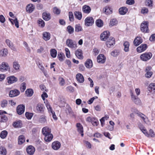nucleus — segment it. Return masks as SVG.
<instances>
[{"label": "nucleus", "instance_id": "1", "mask_svg": "<svg viewBox=\"0 0 155 155\" xmlns=\"http://www.w3.org/2000/svg\"><path fill=\"white\" fill-rule=\"evenodd\" d=\"M66 43L69 47L74 50L76 49L77 47L76 42L71 39H67Z\"/></svg>", "mask_w": 155, "mask_h": 155}, {"label": "nucleus", "instance_id": "2", "mask_svg": "<svg viewBox=\"0 0 155 155\" xmlns=\"http://www.w3.org/2000/svg\"><path fill=\"white\" fill-rule=\"evenodd\" d=\"M152 56L151 52H145L141 54L140 57V59L143 61H146L150 59Z\"/></svg>", "mask_w": 155, "mask_h": 155}, {"label": "nucleus", "instance_id": "3", "mask_svg": "<svg viewBox=\"0 0 155 155\" xmlns=\"http://www.w3.org/2000/svg\"><path fill=\"white\" fill-rule=\"evenodd\" d=\"M10 68L8 63L3 62L1 63L0 65V70L2 72H5L9 71Z\"/></svg>", "mask_w": 155, "mask_h": 155}, {"label": "nucleus", "instance_id": "4", "mask_svg": "<svg viewBox=\"0 0 155 155\" xmlns=\"http://www.w3.org/2000/svg\"><path fill=\"white\" fill-rule=\"evenodd\" d=\"M44 103L45 104L46 106L47 107L49 112L50 113H51L52 115V117L55 120H57V117L56 116L54 112L52 110V107L49 103H48L47 101H45Z\"/></svg>", "mask_w": 155, "mask_h": 155}, {"label": "nucleus", "instance_id": "5", "mask_svg": "<svg viewBox=\"0 0 155 155\" xmlns=\"http://www.w3.org/2000/svg\"><path fill=\"white\" fill-rule=\"evenodd\" d=\"M148 22L147 21H144L140 25L141 31L144 33L148 32Z\"/></svg>", "mask_w": 155, "mask_h": 155}, {"label": "nucleus", "instance_id": "6", "mask_svg": "<svg viewBox=\"0 0 155 155\" xmlns=\"http://www.w3.org/2000/svg\"><path fill=\"white\" fill-rule=\"evenodd\" d=\"M115 44V39L112 37H110L106 43V45L109 48L113 47Z\"/></svg>", "mask_w": 155, "mask_h": 155}, {"label": "nucleus", "instance_id": "7", "mask_svg": "<svg viewBox=\"0 0 155 155\" xmlns=\"http://www.w3.org/2000/svg\"><path fill=\"white\" fill-rule=\"evenodd\" d=\"M131 99L132 101L136 104L140 105L141 104V102L140 99L134 95L132 92H130Z\"/></svg>", "mask_w": 155, "mask_h": 155}, {"label": "nucleus", "instance_id": "8", "mask_svg": "<svg viewBox=\"0 0 155 155\" xmlns=\"http://www.w3.org/2000/svg\"><path fill=\"white\" fill-rule=\"evenodd\" d=\"M110 36V33L108 31H104L100 35V39L101 41H105L108 39Z\"/></svg>", "mask_w": 155, "mask_h": 155}, {"label": "nucleus", "instance_id": "9", "mask_svg": "<svg viewBox=\"0 0 155 155\" xmlns=\"http://www.w3.org/2000/svg\"><path fill=\"white\" fill-rule=\"evenodd\" d=\"M94 20L92 17H87L85 20V25L87 26H91L94 23Z\"/></svg>", "mask_w": 155, "mask_h": 155}, {"label": "nucleus", "instance_id": "10", "mask_svg": "<svg viewBox=\"0 0 155 155\" xmlns=\"http://www.w3.org/2000/svg\"><path fill=\"white\" fill-rule=\"evenodd\" d=\"M5 43L13 51H16L17 50L14 46L13 43L9 39H6L5 40Z\"/></svg>", "mask_w": 155, "mask_h": 155}, {"label": "nucleus", "instance_id": "11", "mask_svg": "<svg viewBox=\"0 0 155 155\" xmlns=\"http://www.w3.org/2000/svg\"><path fill=\"white\" fill-rule=\"evenodd\" d=\"M106 59V57L104 54H100L97 57V61L99 63H104Z\"/></svg>", "mask_w": 155, "mask_h": 155}, {"label": "nucleus", "instance_id": "12", "mask_svg": "<svg viewBox=\"0 0 155 155\" xmlns=\"http://www.w3.org/2000/svg\"><path fill=\"white\" fill-rule=\"evenodd\" d=\"M25 107L23 105H19L17 107V113L19 115H21L24 113L25 111Z\"/></svg>", "mask_w": 155, "mask_h": 155}, {"label": "nucleus", "instance_id": "13", "mask_svg": "<svg viewBox=\"0 0 155 155\" xmlns=\"http://www.w3.org/2000/svg\"><path fill=\"white\" fill-rule=\"evenodd\" d=\"M61 146V144L58 141H55L52 144V147L53 149L57 150L59 149Z\"/></svg>", "mask_w": 155, "mask_h": 155}, {"label": "nucleus", "instance_id": "14", "mask_svg": "<svg viewBox=\"0 0 155 155\" xmlns=\"http://www.w3.org/2000/svg\"><path fill=\"white\" fill-rule=\"evenodd\" d=\"M20 92L18 90L14 89L10 91L9 95L10 97H14L18 96Z\"/></svg>", "mask_w": 155, "mask_h": 155}, {"label": "nucleus", "instance_id": "15", "mask_svg": "<svg viewBox=\"0 0 155 155\" xmlns=\"http://www.w3.org/2000/svg\"><path fill=\"white\" fill-rule=\"evenodd\" d=\"M7 79L8 81V82L10 84L16 82L18 80L17 78L14 76H10L8 77Z\"/></svg>", "mask_w": 155, "mask_h": 155}, {"label": "nucleus", "instance_id": "16", "mask_svg": "<svg viewBox=\"0 0 155 155\" xmlns=\"http://www.w3.org/2000/svg\"><path fill=\"white\" fill-rule=\"evenodd\" d=\"M143 40L140 37L137 36L134 40V45L137 46L142 42Z\"/></svg>", "mask_w": 155, "mask_h": 155}, {"label": "nucleus", "instance_id": "17", "mask_svg": "<svg viewBox=\"0 0 155 155\" xmlns=\"http://www.w3.org/2000/svg\"><path fill=\"white\" fill-rule=\"evenodd\" d=\"M26 150L27 153L31 155H32L34 154L35 149L34 147L32 146H29L26 149Z\"/></svg>", "mask_w": 155, "mask_h": 155}, {"label": "nucleus", "instance_id": "18", "mask_svg": "<svg viewBox=\"0 0 155 155\" xmlns=\"http://www.w3.org/2000/svg\"><path fill=\"white\" fill-rule=\"evenodd\" d=\"M13 68L17 71H19L20 70V66L17 61H14L12 64Z\"/></svg>", "mask_w": 155, "mask_h": 155}, {"label": "nucleus", "instance_id": "19", "mask_svg": "<svg viewBox=\"0 0 155 155\" xmlns=\"http://www.w3.org/2000/svg\"><path fill=\"white\" fill-rule=\"evenodd\" d=\"M76 127L78 131L81 134V136L84 135L83 128L82 125L80 123H78L76 124Z\"/></svg>", "mask_w": 155, "mask_h": 155}, {"label": "nucleus", "instance_id": "20", "mask_svg": "<svg viewBox=\"0 0 155 155\" xmlns=\"http://www.w3.org/2000/svg\"><path fill=\"white\" fill-rule=\"evenodd\" d=\"M76 79L78 82L82 83L84 81V78L82 74L78 73L76 75Z\"/></svg>", "mask_w": 155, "mask_h": 155}, {"label": "nucleus", "instance_id": "21", "mask_svg": "<svg viewBox=\"0 0 155 155\" xmlns=\"http://www.w3.org/2000/svg\"><path fill=\"white\" fill-rule=\"evenodd\" d=\"M34 5L32 4L27 5L26 8L27 12L29 13L32 12L34 10Z\"/></svg>", "mask_w": 155, "mask_h": 155}, {"label": "nucleus", "instance_id": "22", "mask_svg": "<svg viewBox=\"0 0 155 155\" xmlns=\"http://www.w3.org/2000/svg\"><path fill=\"white\" fill-rule=\"evenodd\" d=\"M147 48L146 44H142L137 48V51L139 53H141L145 51Z\"/></svg>", "mask_w": 155, "mask_h": 155}, {"label": "nucleus", "instance_id": "23", "mask_svg": "<svg viewBox=\"0 0 155 155\" xmlns=\"http://www.w3.org/2000/svg\"><path fill=\"white\" fill-rule=\"evenodd\" d=\"M43 19L46 21L50 20L51 18V16L50 13L47 12H45L42 14Z\"/></svg>", "mask_w": 155, "mask_h": 155}, {"label": "nucleus", "instance_id": "24", "mask_svg": "<svg viewBox=\"0 0 155 155\" xmlns=\"http://www.w3.org/2000/svg\"><path fill=\"white\" fill-rule=\"evenodd\" d=\"M148 91L153 94H155V84L152 83L150 84L148 87Z\"/></svg>", "mask_w": 155, "mask_h": 155}, {"label": "nucleus", "instance_id": "25", "mask_svg": "<svg viewBox=\"0 0 155 155\" xmlns=\"http://www.w3.org/2000/svg\"><path fill=\"white\" fill-rule=\"evenodd\" d=\"M42 132L44 135L48 134L51 133V129L47 127H45L43 128Z\"/></svg>", "mask_w": 155, "mask_h": 155}, {"label": "nucleus", "instance_id": "26", "mask_svg": "<svg viewBox=\"0 0 155 155\" xmlns=\"http://www.w3.org/2000/svg\"><path fill=\"white\" fill-rule=\"evenodd\" d=\"M119 13L121 15H125L128 11V9L126 7L120 8L119 10Z\"/></svg>", "mask_w": 155, "mask_h": 155}, {"label": "nucleus", "instance_id": "27", "mask_svg": "<svg viewBox=\"0 0 155 155\" xmlns=\"http://www.w3.org/2000/svg\"><path fill=\"white\" fill-rule=\"evenodd\" d=\"M45 136V140L46 142H49L53 138L52 134L50 133Z\"/></svg>", "mask_w": 155, "mask_h": 155}, {"label": "nucleus", "instance_id": "28", "mask_svg": "<svg viewBox=\"0 0 155 155\" xmlns=\"http://www.w3.org/2000/svg\"><path fill=\"white\" fill-rule=\"evenodd\" d=\"M75 55L79 59H82L83 58L82 51L80 49H78L76 51Z\"/></svg>", "mask_w": 155, "mask_h": 155}, {"label": "nucleus", "instance_id": "29", "mask_svg": "<svg viewBox=\"0 0 155 155\" xmlns=\"http://www.w3.org/2000/svg\"><path fill=\"white\" fill-rule=\"evenodd\" d=\"M50 38V34L47 32H44L43 33V38L45 41H48Z\"/></svg>", "mask_w": 155, "mask_h": 155}, {"label": "nucleus", "instance_id": "30", "mask_svg": "<svg viewBox=\"0 0 155 155\" xmlns=\"http://www.w3.org/2000/svg\"><path fill=\"white\" fill-rule=\"evenodd\" d=\"M83 11L85 13H89L91 11L90 7L87 5H84L82 8Z\"/></svg>", "mask_w": 155, "mask_h": 155}, {"label": "nucleus", "instance_id": "31", "mask_svg": "<svg viewBox=\"0 0 155 155\" xmlns=\"http://www.w3.org/2000/svg\"><path fill=\"white\" fill-rule=\"evenodd\" d=\"M85 65L87 68H91L93 66V63L91 60L88 59L85 62Z\"/></svg>", "mask_w": 155, "mask_h": 155}, {"label": "nucleus", "instance_id": "32", "mask_svg": "<svg viewBox=\"0 0 155 155\" xmlns=\"http://www.w3.org/2000/svg\"><path fill=\"white\" fill-rule=\"evenodd\" d=\"M44 105L38 103L36 106V109L39 112H42L44 111Z\"/></svg>", "mask_w": 155, "mask_h": 155}, {"label": "nucleus", "instance_id": "33", "mask_svg": "<svg viewBox=\"0 0 155 155\" xmlns=\"http://www.w3.org/2000/svg\"><path fill=\"white\" fill-rule=\"evenodd\" d=\"M124 46V50L125 52H127L129 51V47L130 44L128 41H126L124 42L123 44Z\"/></svg>", "mask_w": 155, "mask_h": 155}, {"label": "nucleus", "instance_id": "34", "mask_svg": "<svg viewBox=\"0 0 155 155\" xmlns=\"http://www.w3.org/2000/svg\"><path fill=\"white\" fill-rule=\"evenodd\" d=\"M75 17L79 20H80L82 18V14L81 12L76 11L74 12Z\"/></svg>", "mask_w": 155, "mask_h": 155}, {"label": "nucleus", "instance_id": "35", "mask_svg": "<svg viewBox=\"0 0 155 155\" xmlns=\"http://www.w3.org/2000/svg\"><path fill=\"white\" fill-rule=\"evenodd\" d=\"M135 110L136 111H135V112L139 116H140L141 118L145 122V119L146 118V117L143 114L139 112L137 110L135 109Z\"/></svg>", "mask_w": 155, "mask_h": 155}, {"label": "nucleus", "instance_id": "36", "mask_svg": "<svg viewBox=\"0 0 155 155\" xmlns=\"http://www.w3.org/2000/svg\"><path fill=\"white\" fill-rule=\"evenodd\" d=\"M103 11L106 14H110L112 13L111 8L108 6H106L103 9Z\"/></svg>", "mask_w": 155, "mask_h": 155}, {"label": "nucleus", "instance_id": "37", "mask_svg": "<svg viewBox=\"0 0 155 155\" xmlns=\"http://www.w3.org/2000/svg\"><path fill=\"white\" fill-rule=\"evenodd\" d=\"M36 64H37V65L38 66V68H39V69L41 70L43 72H44V70L45 68L42 66L41 61L40 60H38L36 61Z\"/></svg>", "mask_w": 155, "mask_h": 155}, {"label": "nucleus", "instance_id": "38", "mask_svg": "<svg viewBox=\"0 0 155 155\" xmlns=\"http://www.w3.org/2000/svg\"><path fill=\"white\" fill-rule=\"evenodd\" d=\"M25 141V137L23 135H21L18 137V143L19 144H21Z\"/></svg>", "mask_w": 155, "mask_h": 155}, {"label": "nucleus", "instance_id": "39", "mask_svg": "<svg viewBox=\"0 0 155 155\" xmlns=\"http://www.w3.org/2000/svg\"><path fill=\"white\" fill-rule=\"evenodd\" d=\"M8 133L5 130L2 131L0 134V137L2 139H5L7 136Z\"/></svg>", "mask_w": 155, "mask_h": 155}, {"label": "nucleus", "instance_id": "40", "mask_svg": "<svg viewBox=\"0 0 155 155\" xmlns=\"http://www.w3.org/2000/svg\"><path fill=\"white\" fill-rule=\"evenodd\" d=\"M25 93L27 96L30 97L33 95V91L31 89H28L26 91Z\"/></svg>", "mask_w": 155, "mask_h": 155}, {"label": "nucleus", "instance_id": "41", "mask_svg": "<svg viewBox=\"0 0 155 155\" xmlns=\"http://www.w3.org/2000/svg\"><path fill=\"white\" fill-rule=\"evenodd\" d=\"M8 120V118L5 115H2L0 116V122H6Z\"/></svg>", "mask_w": 155, "mask_h": 155}, {"label": "nucleus", "instance_id": "42", "mask_svg": "<svg viewBox=\"0 0 155 155\" xmlns=\"http://www.w3.org/2000/svg\"><path fill=\"white\" fill-rule=\"evenodd\" d=\"M96 25L99 27H102L103 25V22L101 19L97 20L96 21Z\"/></svg>", "mask_w": 155, "mask_h": 155}, {"label": "nucleus", "instance_id": "43", "mask_svg": "<svg viewBox=\"0 0 155 155\" xmlns=\"http://www.w3.org/2000/svg\"><path fill=\"white\" fill-rule=\"evenodd\" d=\"M8 54V51L7 49L4 48L0 51V54L3 56H6Z\"/></svg>", "mask_w": 155, "mask_h": 155}, {"label": "nucleus", "instance_id": "44", "mask_svg": "<svg viewBox=\"0 0 155 155\" xmlns=\"http://www.w3.org/2000/svg\"><path fill=\"white\" fill-rule=\"evenodd\" d=\"M13 125L15 127H21L22 124L21 121H18L14 122L13 124Z\"/></svg>", "mask_w": 155, "mask_h": 155}, {"label": "nucleus", "instance_id": "45", "mask_svg": "<svg viewBox=\"0 0 155 155\" xmlns=\"http://www.w3.org/2000/svg\"><path fill=\"white\" fill-rule=\"evenodd\" d=\"M145 4L149 7H152L153 5V0H146Z\"/></svg>", "mask_w": 155, "mask_h": 155}, {"label": "nucleus", "instance_id": "46", "mask_svg": "<svg viewBox=\"0 0 155 155\" xmlns=\"http://www.w3.org/2000/svg\"><path fill=\"white\" fill-rule=\"evenodd\" d=\"M7 151L6 149L3 147H0V155H6Z\"/></svg>", "mask_w": 155, "mask_h": 155}, {"label": "nucleus", "instance_id": "47", "mask_svg": "<svg viewBox=\"0 0 155 155\" xmlns=\"http://www.w3.org/2000/svg\"><path fill=\"white\" fill-rule=\"evenodd\" d=\"M50 54L52 57L54 58L56 56L57 51L55 49H51L50 51Z\"/></svg>", "mask_w": 155, "mask_h": 155}, {"label": "nucleus", "instance_id": "48", "mask_svg": "<svg viewBox=\"0 0 155 155\" xmlns=\"http://www.w3.org/2000/svg\"><path fill=\"white\" fill-rule=\"evenodd\" d=\"M91 122L94 126H97L98 124V121L97 120L95 117H93Z\"/></svg>", "mask_w": 155, "mask_h": 155}, {"label": "nucleus", "instance_id": "49", "mask_svg": "<svg viewBox=\"0 0 155 155\" xmlns=\"http://www.w3.org/2000/svg\"><path fill=\"white\" fill-rule=\"evenodd\" d=\"M118 21L116 19H113L110 20V25L112 26L117 24Z\"/></svg>", "mask_w": 155, "mask_h": 155}, {"label": "nucleus", "instance_id": "50", "mask_svg": "<svg viewBox=\"0 0 155 155\" xmlns=\"http://www.w3.org/2000/svg\"><path fill=\"white\" fill-rule=\"evenodd\" d=\"M54 13L57 15H59L61 12V10L56 7H54L53 10Z\"/></svg>", "mask_w": 155, "mask_h": 155}, {"label": "nucleus", "instance_id": "51", "mask_svg": "<svg viewBox=\"0 0 155 155\" xmlns=\"http://www.w3.org/2000/svg\"><path fill=\"white\" fill-rule=\"evenodd\" d=\"M75 31L76 32L81 31L82 30V27L79 24H78L75 25Z\"/></svg>", "mask_w": 155, "mask_h": 155}, {"label": "nucleus", "instance_id": "52", "mask_svg": "<svg viewBox=\"0 0 155 155\" xmlns=\"http://www.w3.org/2000/svg\"><path fill=\"white\" fill-rule=\"evenodd\" d=\"M46 121L45 117L44 115L41 116L39 119V121L40 123H44Z\"/></svg>", "mask_w": 155, "mask_h": 155}, {"label": "nucleus", "instance_id": "53", "mask_svg": "<svg viewBox=\"0 0 155 155\" xmlns=\"http://www.w3.org/2000/svg\"><path fill=\"white\" fill-rule=\"evenodd\" d=\"M119 50H115L111 52V55L113 57H116L119 55Z\"/></svg>", "mask_w": 155, "mask_h": 155}, {"label": "nucleus", "instance_id": "54", "mask_svg": "<svg viewBox=\"0 0 155 155\" xmlns=\"http://www.w3.org/2000/svg\"><path fill=\"white\" fill-rule=\"evenodd\" d=\"M67 31L70 34H71L74 31V28L70 25L68 26L67 27Z\"/></svg>", "mask_w": 155, "mask_h": 155}, {"label": "nucleus", "instance_id": "55", "mask_svg": "<svg viewBox=\"0 0 155 155\" xmlns=\"http://www.w3.org/2000/svg\"><path fill=\"white\" fill-rule=\"evenodd\" d=\"M33 114L31 113L26 112L25 114V115L27 118L28 120L31 119L32 117Z\"/></svg>", "mask_w": 155, "mask_h": 155}, {"label": "nucleus", "instance_id": "56", "mask_svg": "<svg viewBox=\"0 0 155 155\" xmlns=\"http://www.w3.org/2000/svg\"><path fill=\"white\" fill-rule=\"evenodd\" d=\"M20 90L21 92H23L26 88L25 83L23 82L21 83L20 86Z\"/></svg>", "mask_w": 155, "mask_h": 155}, {"label": "nucleus", "instance_id": "57", "mask_svg": "<svg viewBox=\"0 0 155 155\" xmlns=\"http://www.w3.org/2000/svg\"><path fill=\"white\" fill-rule=\"evenodd\" d=\"M148 10L147 8L145 7L143 8L141 11V12L142 14L144 15L148 13Z\"/></svg>", "mask_w": 155, "mask_h": 155}, {"label": "nucleus", "instance_id": "58", "mask_svg": "<svg viewBox=\"0 0 155 155\" xmlns=\"http://www.w3.org/2000/svg\"><path fill=\"white\" fill-rule=\"evenodd\" d=\"M38 24L39 26H41L42 27H43L45 25L44 21L41 19H39L38 21Z\"/></svg>", "mask_w": 155, "mask_h": 155}, {"label": "nucleus", "instance_id": "59", "mask_svg": "<svg viewBox=\"0 0 155 155\" xmlns=\"http://www.w3.org/2000/svg\"><path fill=\"white\" fill-rule=\"evenodd\" d=\"M69 17L70 21H72L74 20V16L73 13L71 12H69Z\"/></svg>", "mask_w": 155, "mask_h": 155}, {"label": "nucleus", "instance_id": "60", "mask_svg": "<svg viewBox=\"0 0 155 155\" xmlns=\"http://www.w3.org/2000/svg\"><path fill=\"white\" fill-rule=\"evenodd\" d=\"M65 51L66 57L68 58H69L70 57L71 55L69 49L67 48H65Z\"/></svg>", "mask_w": 155, "mask_h": 155}, {"label": "nucleus", "instance_id": "61", "mask_svg": "<svg viewBox=\"0 0 155 155\" xmlns=\"http://www.w3.org/2000/svg\"><path fill=\"white\" fill-rule=\"evenodd\" d=\"M7 101L6 100H4L1 102V106L2 107H6L7 105Z\"/></svg>", "mask_w": 155, "mask_h": 155}, {"label": "nucleus", "instance_id": "62", "mask_svg": "<svg viewBox=\"0 0 155 155\" xmlns=\"http://www.w3.org/2000/svg\"><path fill=\"white\" fill-rule=\"evenodd\" d=\"M146 73L145 74V76L147 78H150L152 75L153 72L151 71H148L146 72Z\"/></svg>", "mask_w": 155, "mask_h": 155}, {"label": "nucleus", "instance_id": "63", "mask_svg": "<svg viewBox=\"0 0 155 155\" xmlns=\"http://www.w3.org/2000/svg\"><path fill=\"white\" fill-rule=\"evenodd\" d=\"M97 98L98 97L97 96H95L91 98L88 101V103L89 104H91L93 102L95 99H97Z\"/></svg>", "mask_w": 155, "mask_h": 155}, {"label": "nucleus", "instance_id": "64", "mask_svg": "<svg viewBox=\"0 0 155 155\" xmlns=\"http://www.w3.org/2000/svg\"><path fill=\"white\" fill-rule=\"evenodd\" d=\"M59 84L61 86L63 85L65 83V81L64 79L62 78H59Z\"/></svg>", "mask_w": 155, "mask_h": 155}]
</instances>
